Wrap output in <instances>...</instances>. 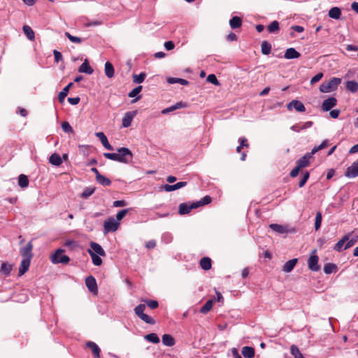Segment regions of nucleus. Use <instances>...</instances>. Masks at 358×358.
Instances as JSON below:
<instances>
[{"instance_id": "1", "label": "nucleus", "mask_w": 358, "mask_h": 358, "mask_svg": "<svg viewBox=\"0 0 358 358\" xmlns=\"http://www.w3.org/2000/svg\"><path fill=\"white\" fill-rule=\"evenodd\" d=\"M145 309V305L141 303L135 307L134 313L141 320H142L145 323L154 324L155 323V320L152 317L143 313Z\"/></svg>"}, {"instance_id": "2", "label": "nucleus", "mask_w": 358, "mask_h": 358, "mask_svg": "<svg viewBox=\"0 0 358 358\" xmlns=\"http://www.w3.org/2000/svg\"><path fill=\"white\" fill-rule=\"evenodd\" d=\"M64 252V250L63 249L57 250L51 256L52 262L53 264H68L70 261V258L68 256L63 255Z\"/></svg>"}, {"instance_id": "3", "label": "nucleus", "mask_w": 358, "mask_h": 358, "mask_svg": "<svg viewBox=\"0 0 358 358\" xmlns=\"http://www.w3.org/2000/svg\"><path fill=\"white\" fill-rule=\"evenodd\" d=\"M315 253H316V250H314L312 252L310 256L309 257V258L308 259V262H307L308 268L310 271H315V272L320 270V266L318 264L319 257Z\"/></svg>"}, {"instance_id": "4", "label": "nucleus", "mask_w": 358, "mask_h": 358, "mask_svg": "<svg viewBox=\"0 0 358 358\" xmlns=\"http://www.w3.org/2000/svg\"><path fill=\"white\" fill-rule=\"evenodd\" d=\"M120 223L115 220L114 217H110L104 222L103 232L107 234L108 232H114L117 230Z\"/></svg>"}, {"instance_id": "5", "label": "nucleus", "mask_w": 358, "mask_h": 358, "mask_svg": "<svg viewBox=\"0 0 358 358\" xmlns=\"http://www.w3.org/2000/svg\"><path fill=\"white\" fill-rule=\"evenodd\" d=\"M117 151L120 159H119L120 163L127 164L129 159H131L133 157L132 152L127 148H120Z\"/></svg>"}, {"instance_id": "6", "label": "nucleus", "mask_w": 358, "mask_h": 358, "mask_svg": "<svg viewBox=\"0 0 358 358\" xmlns=\"http://www.w3.org/2000/svg\"><path fill=\"white\" fill-rule=\"evenodd\" d=\"M312 152L306 153L302 157L298 159L296 164L301 168H306L310 164V160L313 158Z\"/></svg>"}, {"instance_id": "7", "label": "nucleus", "mask_w": 358, "mask_h": 358, "mask_svg": "<svg viewBox=\"0 0 358 358\" xmlns=\"http://www.w3.org/2000/svg\"><path fill=\"white\" fill-rule=\"evenodd\" d=\"M85 285L87 289L93 294H96L98 292L97 284L95 278L92 275H90L85 279Z\"/></svg>"}, {"instance_id": "8", "label": "nucleus", "mask_w": 358, "mask_h": 358, "mask_svg": "<svg viewBox=\"0 0 358 358\" xmlns=\"http://www.w3.org/2000/svg\"><path fill=\"white\" fill-rule=\"evenodd\" d=\"M196 208H198V205H196L194 203H182L179 205L178 213L180 215H186L188 214L191 211V210Z\"/></svg>"}, {"instance_id": "9", "label": "nucleus", "mask_w": 358, "mask_h": 358, "mask_svg": "<svg viewBox=\"0 0 358 358\" xmlns=\"http://www.w3.org/2000/svg\"><path fill=\"white\" fill-rule=\"evenodd\" d=\"M345 176L348 178H355L358 176V160L353 162L352 164L347 169Z\"/></svg>"}, {"instance_id": "10", "label": "nucleus", "mask_w": 358, "mask_h": 358, "mask_svg": "<svg viewBox=\"0 0 358 358\" xmlns=\"http://www.w3.org/2000/svg\"><path fill=\"white\" fill-rule=\"evenodd\" d=\"M337 99L335 97H329L325 99L322 104V110L324 111H329L333 107L336 106Z\"/></svg>"}, {"instance_id": "11", "label": "nucleus", "mask_w": 358, "mask_h": 358, "mask_svg": "<svg viewBox=\"0 0 358 358\" xmlns=\"http://www.w3.org/2000/svg\"><path fill=\"white\" fill-rule=\"evenodd\" d=\"M287 107L288 110H291L294 108L297 112L303 113L306 111L304 104L298 100H292L287 104Z\"/></svg>"}, {"instance_id": "12", "label": "nucleus", "mask_w": 358, "mask_h": 358, "mask_svg": "<svg viewBox=\"0 0 358 358\" xmlns=\"http://www.w3.org/2000/svg\"><path fill=\"white\" fill-rule=\"evenodd\" d=\"M33 245L31 242H29L24 248L20 250V254L23 258L31 259L33 257L32 254Z\"/></svg>"}, {"instance_id": "13", "label": "nucleus", "mask_w": 358, "mask_h": 358, "mask_svg": "<svg viewBox=\"0 0 358 358\" xmlns=\"http://www.w3.org/2000/svg\"><path fill=\"white\" fill-rule=\"evenodd\" d=\"M91 252H95V255H98L101 257L106 256V252L103 249V248L97 243L91 242L90 243Z\"/></svg>"}, {"instance_id": "14", "label": "nucleus", "mask_w": 358, "mask_h": 358, "mask_svg": "<svg viewBox=\"0 0 358 358\" xmlns=\"http://www.w3.org/2000/svg\"><path fill=\"white\" fill-rule=\"evenodd\" d=\"M96 136L98 137L99 138V140L101 141L103 146L106 148L107 150H113V147L109 143L108 141V138L106 136V135L100 131V132H96L95 134Z\"/></svg>"}, {"instance_id": "15", "label": "nucleus", "mask_w": 358, "mask_h": 358, "mask_svg": "<svg viewBox=\"0 0 358 358\" xmlns=\"http://www.w3.org/2000/svg\"><path fill=\"white\" fill-rule=\"evenodd\" d=\"M86 346L91 350L94 358L100 357L101 349L94 342L87 341Z\"/></svg>"}, {"instance_id": "16", "label": "nucleus", "mask_w": 358, "mask_h": 358, "mask_svg": "<svg viewBox=\"0 0 358 358\" xmlns=\"http://www.w3.org/2000/svg\"><path fill=\"white\" fill-rule=\"evenodd\" d=\"M31 259L23 258L21 261L20 266L19 268L18 275L20 276L24 275L29 269L30 266Z\"/></svg>"}, {"instance_id": "17", "label": "nucleus", "mask_w": 358, "mask_h": 358, "mask_svg": "<svg viewBox=\"0 0 358 358\" xmlns=\"http://www.w3.org/2000/svg\"><path fill=\"white\" fill-rule=\"evenodd\" d=\"M301 54L293 48H289L286 50L285 53V58L287 59H292L299 58Z\"/></svg>"}, {"instance_id": "18", "label": "nucleus", "mask_w": 358, "mask_h": 358, "mask_svg": "<svg viewBox=\"0 0 358 358\" xmlns=\"http://www.w3.org/2000/svg\"><path fill=\"white\" fill-rule=\"evenodd\" d=\"M297 262H298V259L296 258H294V259L287 261L282 266V271L286 272V273L291 272L294 269Z\"/></svg>"}, {"instance_id": "19", "label": "nucleus", "mask_w": 358, "mask_h": 358, "mask_svg": "<svg viewBox=\"0 0 358 358\" xmlns=\"http://www.w3.org/2000/svg\"><path fill=\"white\" fill-rule=\"evenodd\" d=\"M136 112H128L122 118V127H128L131 125L133 118L134 117Z\"/></svg>"}, {"instance_id": "20", "label": "nucleus", "mask_w": 358, "mask_h": 358, "mask_svg": "<svg viewBox=\"0 0 358 358\" xmlns=\"http://www.w3.org/2000/svg\"><path fill=\"white\" fill-rule=\"evenodd\" d=\"M78 71L87 74H92L94 71L93 69L90 66L88 60L86 59L84 62L80 66Z\"/></svg>"}, {"instance_id": "21", "label": "nucleus", "mask_w": 358, "mask_h": 358, "mask_svg": "<svg viewBox=\"0 0 358 358\" xmlns=\"http://www.w3.org/2000/svg\"><path fill=\"white\" fill-rule=\"evenodd\" d=\"M187 182H179L174 185H165L164 189L166 192H172L186 186Z\"/></svg>"}, {"instance_id": "22", "label": "nucleus", "mask_w": 358, "mask_h": 358, "mask_svg": "<svg viewBox=\"0 0 358 358\" xmlns=\"http://www.w3.org/2000/svg\"><path fill=\"white\" fill-rule=\"evenodd\" d=\"M199 265L204 271H208L211 268L212 261L210 258L205 257L201 259Z\"/></svg>"}, {"instance_id": "23", "label": "nucleus", "mask_w": 358, "mask_h": 358, "mask_svg": "<svg viewBox=\"0 0 358 358\" xmlns=\"http://www.w3.org/2000/svg\"><path fill=\"white\" fill-rule=\"evenodd\" d=\"M243 356L245 358H252L255 357V349L252 347L245 346L241 350Z\"/></svg>"}, {"instance_id": "24", "label": "nucleus", "mask_w": 358, "mask_h": 358, "mask_svg": "<svg viewBox=\"0 0 358 358\" xmlns=\"http://www.w3.org/2000/svg\"><path fill=\"white\" fill-rule=\"evenodd\" d=\"M341 83V79L339 78H332L331 80L327 82L331 92L336 90Z\"/></svg>"}, {"instance_id": "25", "label": "nucleus", "mask_w": 358, "mask_h": 358, "mask_svg": "<svg viewBox=\"0 0 358 358\" xmlns=\"http://www.w3.org/2000/svg\"><path fill=\"white\" fill-rule=\"evenodd\" d=\"M73 83H69L58 94V99L60 103H63L64 99L67 96L69 89L73 86Z\"/></svg>"}, {"instance_id": "26", "label": "nucleus", "mask_w": 358, "mask_h": 358, "mask_svg": "<svg viewBox=\"0 0 358 358\" xmlns=\"http://www.w3.org/2000/svg\"><path fill=\"white\" fill-rule=\"evenodd\" d=\"M49 162L54 166H59L62 164V159L60 155L57 153H53L49 158Z\"/></svg>"}, {"instance_id": "27", "label": "nucleus", "mask_w": 358, "mask_h": 358, "mask_svg": "<svg viewBox=\"0 0 358 358\" xmlns=\"http://www.w3.org/2000/svg\"><path fill=\"white\" fill-rule=\"evenodd\" d=\"M162 343L164 345L172 347L175 345L176 341L174 338L170 334H164L162 336Z\"/></svg>"}, {"instance_id": "28", "label": "nucleus", "mask_w": 358, "mask_h": 358, "mask_svg": "<svg viewBox=\"0 0 358 358\" xmlns=\"http://www.w3.org/2000/svg\"><path fill=\"white\" fill-rule=\"evenodd\" d=\"M269 227L274 231L278 234H285L287 233V227L284 225H280L278 224H271Z\"/></svg>"}, {"instance_id": "29", "label": "nucleus", "mask_w": 358, "mask_h": 358, "mask_svg": "<svg viewBox=\"0 0 358 358\" xmlns=\"http://www.w3.org/2000/svg\"><path fill=\"white\" fill-rule=\"evenodd\" d=\"M229 25L233 29L239 28L242 25V19L238 16H234L229 20Z\"/></svg>"}, {"instance_id": "30", "label": "nucleus", "mask_w": 358, "mask_h": 358, "mask_svg": "<svg viewBox=\"0 0 358 358\" xmlns=\"http://www.w3.org/2000/svg\"><path fill=\"white\" fill-rule=\"evenodd\" d=\"M105 74L108 78H112L114 76L115 69L110 62H107L105 64Z\"/></svg>"}, {"instance_id": "31", "label": "nucleus", "mask_w": 358, "mask_h": 358, "mask_svg": "<svg viewBox=\"0 0 358 358\" xmlns=\"http://www.w3.org/2000/svg\"><path fill=\"white\" fill-rule=\"evenodd\" d=\"M346 90L352 93H355L358 90V83L355 80H349L345 83Z\"/></svg>"}, {"instance_id": "32", "label": "nucleus", "mask_w": 358, "mask_h": 358, "mask_svg": "<svg viewBox=\"0 0 358 358\" xmlns=\"http://www.w3.org/2000/svg\"><path fill=\"white\" fill-rule=\"evenodd\" d=\"M350 234H346L334 245V250L337 252L342 251L343 244L348 241Z\"/></svg>"}, {"instance_id": "33", "label": "nucleus", "mask_w": 358, "mask_h": 358, "mask_svg": "<svg viewBox=\"0 0 358 358\" xmlns=\"http://www.w3.org/2000/svg\"><path fill=\"white\" fill-rule=\"evenodd\" d=\"M328 15L331 18L338 20L341 15V10L338 7H333L329 10Z\"/></svg>"}, {"instance_id": "34", "label": "nucleus", "mask_w": 358, "mask_h": 358, "mask_svg": "<svg viewBox=\"0 0 358 358\" xmlns=\"http://www.w3.org/2000/svg\"><path fill=\"white\" fill-rule=\"evenodd\" d=\"M338 268L335 264L327 263L324 264L323 270L326 274H330L336 272Z\"/></svg>"}, {"instance_id": "35", "label": "nucleus", "mask_w": 358, "mask_h": 358, "mask_svg": "<svg viewBox=\"0 0 358 358\" xmlns=\"http://www.w3.org/2000/svg\"><path fill=\"white\" fill-rule=\"evenodd\" d=\"M12 270V265L7 264L6 262H3L1 266L0 272L2 275L5 276H8Z\"/></svg>"}, {"instance_id": "36", "label": "nucleus", "mask_w": 358, "mask_h": 358, "mask_svg": "<svg viewBox=\"0 0 358 358\" xmlns=\"http://www.w3.org/2000/svg\"><path fill=\"white\" fill-rule=\"evenodd\" d=\"M267 30L271 34L278 33L280 30L279 22L277 20L273 21L268 27Z\"/></svg>"}, {"instance_id": "37", "label": "nucleus", "mask_w": 358, "mask_h": 358, "mask_svg": "<svg viewBox=\"0 0 358 358\" xmlns=\"http://www.w3.org/2000/svg\"><path fill=\"white\" fill-rule=\"evenodd\" d=\"M87 252L90 254L92 263L95 266H100L102 264V259L98 255H95V252H91V250H87Z\"/></svg>"}, {"instance_id": "38", "label": "nucleus", "mask_w": 358, "mask_h": 358, "mask_svg": "<svg viewBox=\"0 0 358 358\" xmlns=\"http://www.w3.org/2000/svg\"><path fill=\"white\" fill-rule=\"evenodd\" d=\"M214 301L210 299L206 302V303L201 308L199 312L203 314H206L208 311L212 309Z\"/></svg>"}, {"instance_id": "39", "label": "nucleus", "mask_w": 358, "mask_h": 358, "mask_svg": "<svg viewBox=\"0 0 358 358\" xmlns=\"http://www.w3.org/2000/svg\"><path fill=\"white\" fill-rule=\"evenodd\" d=\"M167 82L169 84H174V83H179L182 85H188L189 81L183 79V78H169L167 79Z\"/></svg>"}, {"instance_id": "40", "label": "nucleus", "mask_w": 358, "mask_h": 358, "mask_svg": "<svg viewBox=\"0 0 358 358\" xmlns=\"http://www.w3.org/2000/svg\"><path fill=\"white\" fill-rule=\"evenodd\" d=\"M18 185L22 188H25L29 185V179L27 176L20 174L18 177Z\"/></svg>"}, {"instance_id": "41", "label": "nucleus", "mask_w": 358, "mask_h": 358, "mask_svg": "<svg viewBox=\"0 0 358 358\" xmlns=\"http://www.w3.org/2000/svg\"><path fill=\"white\" fill-rule=\"evenodd\" d=\"M23 31H24V34L27 36L28 39H29L31 41L34 40V38H35L34 32L29 26H28V25L23 26Z\"/></svg>"}, {"instance_id": "42", "label": "nucleus", "mask_w": 358, "mask_h": 358, "mask_svg": "<svg viewBox=\"0 0 358 358\" xmlns=\"http://www.w3.org/2000/svg\"><path fill=\"white\" fill-rule=\"evenodd\" d=\"M261 50L263 55H268L271 51V45L264 41L261 44Z\"/></svg>"}, {"instance_id": "43", "label": "nucleus", "mask_w": 358, "mask_h": 358, "mask_svg": "<svg viewBox=\"0 0 358 358\" xmlns=\"http://www.w3.org/2000/svg\"><path fill=\"white\" fill-rule=\"evenodd\" d=\"M145 339L149 342H151V343H155V344L159 343L160 341L159 338L155 333H150L149 334L145 335Z\"/></svg>"}, {"instance_id": "44", "label": "nucleus", "mask_w": 358, "mask_h": 358, "mask_svg": "<svg viewBox=\"0 0 358 358\" xmlns=\"http://www.w3.org/2000/svg\"><path fill=\"white\" fill-rule=\"evenodd\" d=\"M96 182L103 186H110L111 180L101 174L96 179Z\"/></svg>"}, {"instance_id": "45", "label": "nucleus", "mask_w": 358, "mask_h": 358, "mask_svg": "<svg viewBox=\"0 0 358 358\" xmlns=\"http://www.w3.org/2000/svg\"><path fill=\"white\" fill-rule=\"evenodd\" d=\"M328 145H329V141H328V140H324V141H322V143L320 145H318V146H315V147L312 149L311 152H312L313 153V155H314V154H315L316 152H317L318 151H320V150H322V149L326 148L328 146Z\"/></svg>"}, {"instance_id": "46", "label": "nucleus", "mask_w": 358, "mask_h": 358, "mask_svg": "<svg viewBox=\"0 0 358 358\" xmlns=\"http://www.w3.org/2000/svg\"><path fill=\"white\" fill-rule=\"evenodd\" d=\"M322 216L321 212H320V211L317 212L316 215H315V230H318L320 228L321 224H322Z\"/></svg>"}, {"instance_id": "47", "label": "nucleus", "mask_w": 358, "mask_h": 358, "mask_svg": "<svg viewBox=\"0 0 358 358\" xmlns=\"http://www.w3.org/2000/svg\"><path fill=\"white\" fill-rule=\"evenodd\" d=\"M146 74L144 72L141 73L139 75H134L133 81L135 83H141L144 81Z\"/></svg>"}, {"instance_id": "48", "label": "nucleus", "mask_w": 358, "mask_h": 358, "mask_svg": "<svg viewBox=\"0 0 358 358\" xmlns=\"http://www.w3.org/2000/svg\"><path fill=\"white\" fill-rule=\"evenodd\" d=\"M212 199L210 196H205L199 201L194 202V203L198 205V207H199L210 203Z\"/></svg>"}, {"instance_id": "49", "label": "nucleus", "mask_w": 358, "mask_h": 358, "mask_svg": "<svg viewBox=\"0 0 358 358\" xmlns=\"http://www.w3.org/2000/svg\"><path fill=\"white\" fill-rule=\"evenodd\" d=\"M141 301L145 302L148 305V306L151 309H156L159 306L158 301L156 300L142 299Z\"/></svg>"}, {"instance_id": "50", "label": "nucleus", "mask_w": 358, "mask_h": 358, "mask_svg": "<svg viewBox=\"0 0 358 358\" xmlns=\"http://www.w3.org/2000/svg\"><path fill=\"white\" fill-rule=\"evenodd\" d=\"M290 350L292 355L294 357V358H304V357L301 353V352L299 351V348L296 346H291Z\"/></svg>"}, {"instance_id": "51", "label": "nucleus", "mask_w": 358, "mask_h": 358, "mask_svg": "<svg viewBox=\"0 0 358 358\" xmlns=\"http://www.w3.org/2000/svg\"><path fill=\"white\" fill-rule=\"evenodd\" d=\"M103 156L106 159H110V160H113V161H116V162H119V159H120V157H119V155H118V152L117 153L106 152V153L103 154Z\"/></svg>"}, {"instance_id": "52", "label": "nucleus", "mask_w": 358, "mask_h": 358, "mask_svg": "<svg viewBox=\"0 0 358 358\" xmlns=\"http://www.w3.org/2000/svg\"><path fill=\"white\" fill-rule=\"evenodd\" d=\"M94 191H95V187H87L86 189H85V190L82 193L81 196L83 198L87 199L90 196H91L94 192Z\"/></svg>"}, {"instance_id": "53", "label": "nucleus", "mask_w": 358, "mask_h": 358, "mask_svg": "<svg viewBox=\"0 0 358 358\" xmlns=\"http://www.w3.org/2000/svg\"><path fill=\"white\" fill-rule=\"evenodd\" d=\"M65 36L72 42L76 43H80L83 39L80 37L72 36L70 33L66 32Z\"/></svg>"}, {"instance_id": "54", "label": "nucleus", "mask_w": 358, "mask_h": 358, "mask_svg": "<svg viewBox=\"0 0 358 358\" xmlns=\"http://www.w3.org/2000/svg\"><path fill=\"white\" fill-rule=\"evenodd\" d=\"M207 81L217 86L220 85L215 74L208 75L207 77Z\"/></svg>"}, {"instance_id": "55", "label": "nucleus", "mask_w": 358, "mask_h": 358, "mask_svg": "<svg viewBox=\"0 0 358 358\" xmlns=\"http://www.w3.org/2000/svg\"><path fill=\"white\" fill-rule=\"evenodd\" d=\"M142 90V86L141 85H138L137 87H136L134 89H133L129 93V96L131 97V98H133V97H135L136 96H137Z\"/></svg>"}, {"instance_id": "56", "label": "nucleus", "mask_w": 358, "mask_h": 358, "mask_svg": "<svg viewBox=\"0 0 358 358\" xmlns=\"http://www.w3.org/2000/svg\"><path fill=\"white\" fill-rule=\"evenodd\" d=\"M309 177H310L309 172H308V171L305 172L303 173V178L299 181V187H303L305 185V184L306 183L307 180H308Z\"/></svg>"}, {"instance_id": "57", "label": "nucleus", "mask_w": 358, "mask_h": 358, "mask_svg": "<svg viewBox=\"0 0 358 358\" xmlns=\"http://www.w3.org/2000/svg\"><path fill=\"white\" fill-rule=\"evenodd\" d=\"M62 128L64 132L72 133L73 131L72 127L67 122H64L62 124Z\"/></svg>"}, {"instance_id": "58", "label": "nucleus", "mask_w": 358, "mask_h": 358, "mask_svg": "<svg viewBox=\"0 0 358 358\" xmlns=\"http://www.w3.org/2000/svg\"><path fill=\"white\" fill-rule=\"evenodd\" d=\"M357 238H358V237L357 236L355 238H351L350 240L348 239V241H346L347 243H346V244L345 245L344 249L347 250V249L350 248L351 247H352L357 243Z\"/></svg>"}, {"instance_id": "59", "label": "nucleus", "mask_w": 358, "mask_h": 358, "mask_svg": "<svg viewBox=\"0 0 358 358\" xmlns=\"http://www.w3.org/2000/svg\"><path fill=\"white\" fill-rule=\"evenodd\" d=\"M127 213H128V209H123V210H121L120 211H119L116 215V219H117L116 221L118 222V221L121 220L122 219H123V217L127 215Z\"/></svg>"}, {"instance_id": "60", "label": "nucleus", "mask_w": 358, "mask_h": 358, "mask_svg": "<svg viewBox=\"0 0 358 358\" xmlns=\"http://www.w3.org/2000/svg\"><path fill=\"white\" fill-rule=\"evenodd\" d=\"M322 77H323V73H318L317 74H316L315 76H314L311 78L310 84L313 85V84L319 82L322 79Z\"/></svg>"}, {"instance_id": "61", "label": "nucleus", "mask_w": 358, "mask_h": 358, "mask_svg": "<svg viewBox=\"0 0 358 358\" xmlns=\"http://www.w3.org/2000/svg\"><path fill=\"white\" fill-rule=\"evenodd\" d=\"M301 169L296 164V167L294 168L289 175L292 178H295L298 176L299 173V171L301 170Z\"/></svg>"}, {"instance_id": "62", "label": "nucleus", "mask_w": 358, "mask_h": 358, "mask_svg": "<svg viewBox=\"0 0 358 358\" xmlns=\"http://www.w3.org/2000/svg\"><path fill=\"white\" fill-rule=\"evenodd\" d=\"M320 90L322 92L327 93L331 92L327 83H323L320 86Z\"/></svg>"}, {"instance_id": "63", "label": "nucleus", "mask_w": 358, "mask_h": 358, "mask_svg": "<svg viewBox=\"0 0 358 358\" xmlns=\"http://www.w3.org/2000/svg\"><path fill=\"white\" fill-rule=\"evenodd\" d=\"M80 101V99L78 96L68 98V101L71 105H77L79 103Z\"/></svg>"}, {"instance_id": "64", "label": "nucleus", "mask_w": 358, "mask_h": 358, "mask_svg": "<svg viewBox=\"0 0 358 358\" xmlns=\"http://www.w3.org/2000/svg\"><path fill=\"white\" fill-rule=\"evenodd\" d=\"M164 47L167 50H171L175 48V44L173 41H169L164 43Z\"/></svg>"}]
</instances>
